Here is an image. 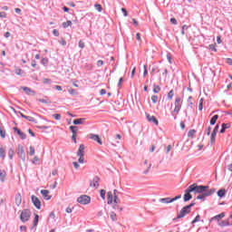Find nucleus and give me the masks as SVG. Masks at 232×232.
Segmentation results:
<instances>
[{"instance_id":"1","label":"nucleus","mask_w":232,"mask_h":232,"mask_svg":"<svg viewBox=\"0 0 232 232\" xmlns=\"http://www.w3.org/2000/svg\"><path fill=\"white\" fill-rule=\"evenodd\" d=\"M217 192L216 188H209V186L198 185L197 183H193L188 186V188L185 190V194L183 196L184 202H189L193 197H195V200H200L201 202H206L208 197H211V195Z\"/></svg>"},{"instance_id":"2","label":"nucleus","mask_w":232,"mask_h":232,"mask_svg":"<svg viewBox=\"0 0 232 232\" xmlns=\"http://www.w3.org/2000/svg\"><path fill=\"white\" fill-rule=\"evenodd\" d=\"M119 197H121V192L117 189H114L113 192H107V204H113V202L114 204H120L121 198Z\"/></svg>"},{"instance_id":"3","label":"nucleus","mask_w":232,"mask_h":232,"mask_svg":"<svg viewBox=\"0 0 232 232\" xmlns=\"http://www.w3.org/2000/svg\"><path fill=\"white\" fill-rule=\"evenodd\" d=\"M175 108L174 111L171 112L172 117H174L175 120H177V115L179 111H180V108H182V99L178 96L175 100Z\"/></svg>"},{"instance_id":"4","label":"nucleus","mask_w":232,"mask_h":232,"mask_svg":"<svg viewBox=\"0 0 232 232\" xmlns=\"http://www.w3.org/2000/svg\"><path fill=\"white\" fill-rule=\"evenodd\" d=\"M193 206H195V204H189L184 207L178 214L177 218H184V217L190 213L191 208H193Z\"/></svg>"},{"instance_id":"5","label":"nucleus","mask_w":232,"mask_h":232,"mask_svg":"<svg viewBox=\"0 0 232 232\" xmlns=\"http://www.w3.org/2000/svg\"><path fill=\"white\" fill-rule=\"evenodd\" d=\"M30 217H32V212L30 211V209L25 208L24 210H22L21 214H20V220L21 222H28L30 220Z\"/></svg>"},{"instance_id":"6","label":"nucleus","mask_w":232,"mask_h":232,"mask_svg":"<svg viewBox=\"0 0 232 232\" xmlns=\"http://www.w3.org/2000/svg\"><path fill=\"white\" fill-rule=\"evenodd\" d=\"M179 198H182V195H178L175 198H160L159 202L160 204H171L172 202H175L176 200H179Z\"/></svg>"},{"instance_id":"7","label":"nucleus","mask_w":232,"mask_h":232,"mask_svg":"<svg viewBox=\"0 0 232 232\" xmlns=\"http://www.w3.org/2000/svg\"><path fill=\"white\" fill-rule=\"evenodd\" d=\"M78 204H90L92 198L88 195H82L77 198Z\"/></svg>"},{"instance_id":"8","label":"nucleus","mask_w":232,"mask_h":232,"mask_svg":"<svg viewBox=\"0 0 232 232\" xmlns=\"http://www.w3.org/2000/svg\"><path fill=\"white\" fill-rule=\"evenodd\" d=\"M99 182H101V178H99V176H95L92 179L90 180L91 188H95V189L99 188Z\"/></svg>"},{"instance_id":"9","label":"nucleus","mask_w":232,"mask_h":232,"mask_svg":"<svg viewBox=\"0 0 232 232\" xmlns=\"http://www.w3.org/2000/svg\"><path fill=\"white\" fill-rule=\"evenodd\" d=\"M18 155L22 160H26V154H24V149L23 148L22 145H18Z\"/></svg>"},{"instance_id":"10","label":"nucleus","mask_w":232,"mask_h":232,"mask_svg":"<svg viewBox=\"0 0 232 232\" xmlns=\"http://www.w3.org/2000/svg\"><path fill=\"white\" fill-rule=\"evenodd\" d=\"M41 195L44 197V200H50V198H52V196L50 195V190L48 189H42Z\"/></svg>"},{"instance_id":"11","label":"nucleus","mask_w":232,"mask_h":232,"mask_svg":"<svg viewBox=\"0 0 232 232\" xmlns=\"http://www.w3.org/2000/svg\"><path fill=\"white\" fill-rule=\"evenodd\" d=\"M89 139H92V140H95V142H98V144L102 145V140H101V137L97 134L91 133L89 135Z\"/></svg>"},{"instance_id":"12","label":"nucleus","mask_w":232,"mask_h":232,"mask_svg":"<svg viewBox=\"0 0 232 232\" xmlns=\"http://www.w3.org/2000/svg\"><path fill=\"white\" fill-rule=\"evenodd\" d=\"M224 217H226V213L222 212L219 215H217V216H214L213 218H211L209 222H213V220H217L218 222H220V220H222V218H224Z\"/></svg>"},{"instance_id":"13","label":"nucleus","mask_w":232,"mask_h":232,"mask_svg":"<svg viewBox=\"0 0 232 232\" xmlns=\"http://www.w3.org/2000/svg\"><path fill=\"white\" fill-rule=\"evenodd\" d=\"M146 118L149 122H154L156 126H159V121L157 120V118H155V116H151L149 113H146Z\"/></svg>"},{"instance_id":"14","label":"nucleus","mask_w":232,"mask_h":232,"mask_svg":"<svg viewBox=\"0 0 232 232\" xmlns=\"http://www.w3.org/2000/svg\"><path fill=\"white\" fill-rule=\"evenodd\" d=\"M14 130L17 132V135H19L22 140H24V139H26V135L23 131H21V130H19L17 127H14Z\"/></svg>"},{"instance_id":"15","label":"nucleus","mask_w":232,"mask_h":232,"mask_svg":"<svg viewBox=\"0 0 232 232\" xmlns=\"http://www.w3.org/2000/svg\"><path fill=\"white\" fill-rule=\"evenodd\" d=\"M39 224V215L35 214L34 216V225L31 227V229H34V231L37 229L35 227H37V225Z\"/></svg>"},{"instance_id":"16","label":"nucleus","mask_w":232,"mask_h":232,"mask_svg":"<svg viewBox=\"0 0 232 232\" xmlns=\"http://www.w3.org/2000/svg\"><path fill=\"white\" fill-rule=\"evenodd\" d=\"M78 157H84V146L82 144L80 145L78 151H77Z\"/></svg>"},{"instance_id":"17","label":"nucleus","mask_w":232,"mask_h":232,"mask_svg":"<svg viewBox=\"0 0 232 232\" xmlns=\"http://www.w3.org/2000/svg\"><path fill=\"white\" fill-rule=\"evenodd\" d=\"M111 208L118 211V213H121V211H122V207L119 206V204H111Z\"/></svg>"},{"instance_id":"18","label":"nucleus","mask_w":232,"mask_h":232,"mask_svg":"<svg viewBox=\"0 0 232 232\" xmlns=\"http://www.w3.org/2000/svg\"><path fill=\"white\" fill-rule=\"evenodd\" d=\"M5 179H6V171L0 169V182H5Z\"/></svg>"},{"instance_id":"19","label":"nucleus","mask_w":232,"mask_h":232,"mask_svg":"<svg viewBox=\"0 0 232 232\" xmlns=\"http://www.w3.org/2000/svg\"><path fill=\"white\" fill-rule=\"evenodd\" d=\"M84 121H86V119L80 118V119L73 120L72 123L75 125L84 124Z\"/></svg>"},{"instance_id":"20","label":"nucleus","mask_w":232,"mask_h":232,"mask_svg":"<svg viewBox=\"0 0 232 232\" xmlns=\"http://www.w3.org/2000/svg\"><path fill=\"white\" fill-rule=\"evenodd\" d=\"M218 197H219V198H224V197H226L225 188H221L218 191Z\"/></svg>"},{"instance_id":"21","label":"nucleus","mask_w":232,"mask_h":232,"mask_svg":"<svg viewBox=\"0 0 232 232\" xmlns=\"http://www.w3.org/2000/svg\"><path fill=\"white\" fill-rule=\"evenodd\" d=\"M218 226H220L221 227H226V226H231V223H229V219L223 220L220 223H218Z\"/></svg>"},{"instance_id":"22","label":"nucleus","mask_w":232,"mask_h":232,"mask_svg":"<svg viewBox=\"0 0 232 232\" xmlns=\"http://www.w3.org/2000/svg\"><path fill=\"white\" fill-rule=\"evenodd\" d=\"M217 121H218V115H214L210 120L211 126H215L217 124Z\"/></svg>"},{"instance_id":"23","label":"nucleus","mask_w":232,"mask_h":232,"mask_svg":"<svg viewBox=\"0 0 232 232\" xmlns=\"http://www.w3.org/2000/svg\"><path fill=\"white\" fill-rule=\"evenodd\" d=\"M22 90H24L27 95H30V93H34V95H35V92L32 91V89L28 87H22Z\"/></svg>"},{"instance_id":"24","label":"nucleus","mask_w":232,"mask_h":232,"mask_svg":"<svg viewBox=\"0 0 232 232\" xmlns=\"http://www.w3.org/2000/svg\"><path fill=\"white\" fill-rule=\"evenodd\" d=\"M31 200H32L33 204H41V200H39V198H37L35 196H32Z\"/></svg>"},{"instance_id":"25","label":"nucleus","mask_w":232,"mask_h":232,"mask_svg":"<svg viewBox=\"0 0 232 232\" xmlns=\"http://www.w3.org/2000/svg\"><path fill=\"white\" fill-rule=\"evenodd\" d=\"M21 202H23V198L21 197V194H16L15 204H21Z\"/></svg>"},{"instance_id":"26","label":"nucleus","mask_w":232,"mask_h":232,"mask_svg":"<svg viewBox=\"0 0 232 232\" xmlns=\"http://www.w3.org/2000/svg\"><path fill=\"white\" fill-rule=\"evenodd\" d=\"M6 157V154L5 152V149L3 147L0 148V159H3V160H5Z\"/></svg>"},{"instance_id":"27","label":"nucleus","mask_w":232,"mask_h":232,"mask_svg":"<svg viewBox=\"0 0 232 232\" xmlns=\"http://www.w3.org/2000/svg\"><path fill=\"white\" fill-rule=\"evenodd\" d=\"M70 130L72 135H77V130H79V128L77 126H70Z\"/></svg>"},{"instance_id":"28","label":"nucleus","mask_w":232,"mask_h":232,"mask_svg":"<svg viewBox=\"0 0 232 232\" xmlns=\"http://www.w3.org/2000/svg\"><path fill=\"white\" fill-rule=\"evenodd\" d=\"M112 222L117 221V214L114 211H111V215H110Z\"/></svg>"},{"instance_id":"29","label":"nucleus","mask_w":232,"mask_h":232,"mask_svg":"<svg viewBox=\"0 0 232 232\" xmlns=\"http://www.w3.org/2000/svg\"><path fill=\"white\" fill-rule=\"evenodd\" d=\"M100 197H102V200L106 199V190L101 189L100 190Z\"/></svg>"},{"instance_id":"30","label":"nucleus","mask_w":232,"mask_h":232,"mask_svg":"<svg viewBox=\"0 0 232 232\" xmlns=\"http://www.w3.org/2000/svg\"><path fill=\"white\" fill-rule=\"evenodd\" d=\"M14 155H15V152L14 151V149H10L9 150H8V157H9V159H14Z\"/></svg>"},{"instance_id":"31","label":"nucleus","mask_w":232,"mask_h":232,"mask_svg":"<svg viewBox=\"0 0 232 232\" xmlns=\"http://www.w3.org/2000/svg\"><path fill=\"white\" fill-rule=\"evenodd\" d=\"M62 24L63 28H68V26H72V21L68 20L67 22H63Z\"/></svg>"},{"instance_id":"32","label":"nucleus","mask_w":232,"mask_h":232,"mask_svg":"<svg viewBox=\"0 0 232 232\" xmlns=\"http://www.w3.org/2000/svg\"><path fill=\"white\" fill-rule=\"evenodd\" d=\"M38 101H39V102H43L44 104H52V101H50L49 99H47V100L39 99Z\"/></svg>"},{"instance_id":"33","label":"nucleus","mask_w":232,"mask_h":232,"mask_svg":"<svg viewBox=\"0 0 232 232\" xmlns=\"http://www.w3.org/2000/svg\"><path fill=\"white\" fill-rule=\"evenodd\" d=\"M216 137H217V133L216 132H212L211 136H210V142L212 144H214Z\"/></svg>"},{"instance_id":"34","label":"nucleus","mask_w":232,"mask_h":232,"mask_svg":"<svg viewBox=\"0 0 232 232\" xmlns=\"http://www.w3.org/2000/svg\"><path fill=\"white\" fill-rule=\"evenodd\" d=\"M151 101H152L153 104H157V102H159V96L152 95L151 96Z\"/></svg>"},{"instance_id":"35","label":"nucleus","mask_w":232,"mask_h":232,"mask_svg":"<svg viewBox=\"0 0 232 232\" xmlns=\"http://www.w3.org/2000/svg\"><path fill=\"white\" fill-rule=\"evenodd\" d=\"M195 133H197V130H190L188 132V137L193 138V137L195 136Z\"/></svg>"},{"instance_id":"36","label":"nucleus","mask_w":232,"mask_h":232,"mask_svg":"<svg viewBox=\"0 0 232 232\" xmlns=\"http://www.w3.org/2000/svg\"><path fill=\"white\" fill-rule=\"evenodd\" d=\"M174 95H175V92H173V90H170L168 93V99H169V101H171V99H173Z\"/></svg>"},{"instance_id":"37","label":"nucleus","mask_w":232,"mask_h":232,"mask_svg":"<svg viewBox=\"0 0 232 232\" xmlns=\"http://www.w3.org/2000/svg\"><path fill=\"white\" fill-rule=\"evenodd\" d=\"M203 104H204V99H200V101H199V105H198V110H199V111H202V110H203Z\"/></svg>"},{"instance_id":"38","label":"nucleus","mask_w":232,"mask_h":232,"mask_svg":"<svg viewBox=\"0 0 232 232\" xmlns=\"http://www.w3.org/2000/svg\"><path fill=\"white\" fill-rule=\"evenodd\" d=\"M94 7L97 10V12H102V5L96 4L94 5Z\"/></svg>"},{"instance_id":"39","label":"nucleus","mask_w":232,"mask_h":232,"mask_svg":"<svg viewBox=\"0 0 232 232\" xmlns=\"http://www.w3.org/2000/svg\"><path fill=\"white\" fill-rule=\"evenodd\" d=\"M34 154H35V149L33 146H31L29 148V155L34 156Z\"/></svg>"},{"instance_id":"40","label":"nucleus","mask_w":232,"mask_h":232,"mask_svg":"<svg viewBox=\"0 0 232 232\" xmlns=\"http://www.w3.org/2000/svg\"><path fill=\"white\" fill-rule=\"evenodd\" d=\"M159 92H160V87L159 85H154L153 92L159 93Z\"/></svg>"},{"instance_id":"41","label":"nucleus","mask_w":232,"mask_h":232,"mask_svg":"<svg viewBox=\"0 0 232 232\" xmlns=\"http://www.w3.org/2000/svg\"><path fill=\"white\" fill-rule=\"evenodd\" d=\"M0 136L2 139H5V137H6V131L3 130L1 128H0Z\"/></svg>"},{"instance_id":"42","label":"nucleus","mask_w":232,"mask_h":232,"mask_svg":"<svg viewBox=\"0 0 232 232\" xmlns=\"http://www.w3.org/2000/svg\"><path fill=\"white\" fill-rule=\"evenodd\" d=\"M221 128H225V130H228V128H231V124H229V123H222Z\"/></svg>"},{"instance_id":"43","label":"nucleus","mask_w":232,"mask_h":232,"mask_svg":"<svg viewBox=\"0 0 232 232\" xmlns=\"http://www.w3.org/2000/svg\"><path fill=\"white\" fill-rule=\"evenodd\" d=\"M25 119H26V121H29V122H34L35 121V118H34L32 116H26Z\"/></svg>"},{"instance_id":"44","label":"nucleus","mask_w":232,"mask_h":232,"mask_svg":"<svg viewBox=\"0 0 232 232\" xmlns=\"http://www.w3.org/2000/svg\"><path fill=\"white\" fill-rule=\"evenodd\" d=\"M144 72H143V77H146L148 75V65H144Z\"/></svg>"},{"instance_id":"45","label":"nucleus","mask_w":232,"mask_h":232,"mask_svg":"<svg viewBox=\"0 0 232 232\" xmlns=\"http://www.w3.org/2000/svg\"><path fill=\"white\" fill-rule=\"evenodd\" d=\"M80 158H79V160H78V162L80 163V164H84V156H79Z\"/></svg>"},{"instance_id":"46","label":"nucleus","mask_w":232,"mask_h":232,"mask_svg":"<svg viewBox=\"0 0 232 232\" xmlns=\"http://www.w3.org/2000/svg\"><path fill=\"white\" fill-rule=\"evenodd\" d=\"M198 220H200V216L198 215L193 220H192V224H196V222H198Z\"/></svg>"},{"instance_id":"47","label":"nucleus","mask_w":232,"mask_h":232,"mask_svg":"<svg viewBox=\"0 0 232 232\" xmlns=\"http://www.w3.org/2000/svg\"><path fill=\"white\" fill-rule=\"evenodd\" d=\"M185 30H188V25H186V24L182 26L181 35H184L186 34Z\"/></svg>"},{"instance_id":"48","label":"nucleus","mask_w":232,"mask_h":232,"mask_svg":"<svg viewBox=\"0 0 232 232\" xmlns=\"http://www.w3.org/2000/svg\"><path fill=\"white\" fill-rule=\"evenodd\" d=\"M151 169V164L149 165L148 169L143 171V175H148L150 173V169Z\"/></svg>"},{"instance_id":"49","label":"nucleus","mask_w":232,"mask_h":232,"mask_svg":"<svg viewBox=\"0 0 232 232\" xmlns=\"http://www.w3.org/2000/svg\"><path fill=\"white\" fill-rule=\"evenodd\" d=\"M66 213H72L73 211V207H68L65 209Z\"/></svg>"},{"instance_id":"50","label":"nucleus","mask_w":232,"mask_h":232,"mask_svg":"<svg viewBox=\"0 0 232 232\" xmlns=\"http://www.w3.org/2000/svg\"><path fill=\"white\" fill-rule=\"evenodd\" d=\"M53 117L55 119V121H61V114H53Z\"/></svg>"},{"instance_id":"51","label":"nucleus","mask_w":232,"mask_h":232,"mask_svg":"<svg viewBox=\"0 0 232 232\" xmlns=\"http://www.w3.org/2000/svg\"><path fill=\"white\" fill-rule=\"evenodd\" d=\"M121 12H122L124 17H128V11L126 10V8H121Z\"/></svg>"},{"instance_id":"52","label":"nucleus","mask_w":232,"mask_h":232,"mask_svg":"<svg viewBox=\"0 0 232 232\" xmlns=\"http://www.w3.org/2000/svg\"><path fill=\"white\" fill-rule=\"evenodd\" d=\"M15 73H16V75H21L23 73V70L17 68V69H15Z\"/></svg>"},{"instance_id":"53","label":"nucleus","mask_w":232,"mask_h":232,"mask_svg":"<svg viewBox=\"0 0 232 232\" xmlns=\"http://www.w3.org/2000/svg\"><path fill=\"white\" fill-rule=\"evenodd\" d=\"M104 64V62L102 61V60H99L98 62H97V66L99 67V68H101V66H102Z\"/></svg>"},{"instance_id":"54","label":"nucleus","mask_w":232,"mask_h":232,"mask_svg":"<svg viewBox=\"0 0 232 232\" xmlns=\"http://www.w3.org/2000/svg\"><path fill=\"white\" fill-rule=\"evenodd\" d=\"M52 82V80L45 78L44 79V84H50Z\"/></svg>"},{"instance_id":"55","label":"nucleus","mask_w":232,"mask_h":232,"mask_svg":"<svg viewBox=\"0 0 232 232\" xmlns=\"http://www.w3.org/2000/svg\"><path fill=\"white\" fill-rule=\"evenodd\" d=\"M72 164H73L75 169H79V168H81V166L79 165V163L77 161H73Z\"/></svg>"},{"instance_id":"56","label":"nucleus","mask_w":232,"mask_h":232,"mask_svg":"<svg viewBox=\"0 0 232 232\" xmlns=\"http://www.w3.org/2000/svg\"><path fill=\"white\" fill-rule=\"evenodd\" d=\"M0 17H1L2 19H6V13L1 12V13H0Z\"/></svg>"},{"instance_id":"57","label":"nucleus","mask_w":232,"mask_h":232,"mask_svg":"<svg viewBox=\"0 0 232 232\" xmlns=\"http://www.w3.org/2000/svg\"><path fill=\"white\" fill-rule=\"evenodd\" d=\"M209 50H212V52H217V48H215V44H210Z\"/></svg>"},{"instance_id":"58","label":"nucleus","mask_w":232,"mask_h":232,"mask_svg":"<svg viewBox=\"0 0 232 232\" xmlns=\"http://www.w3.org/2000/svg\"><path fill=\"white\" fill-rule=\"evenodd\" d=\"M206 133H207L208 136L211 135V127H208V129L206 130Z\"/></svg>"},{"instance_id":"59","label":"nucleus","mask_w":232,"mask_h":232,"mask_svg":"<svg viewBox=\"0 0 232 232\" xmlns=\"http://www.w3.org/2000/svg\"><path fill=\"white\" fill-rule=\"evenodd\" d=\"M42 64H44V65L48 64V59H46V58L42 59Z\"/></svg>"},{"instance_id":"60","label":"nucleus","mask_w":232,"mask_h":232,"mask_svg":"<svg viewBox=\"0 0 232 232\" xmlns=\"http://www.w3.org/2000/svg\"><path fill=\"white\" fill-rule=\"evenodd\" d=\"M53 35H55V37H59V31H57V29H54L53 31Z\"/></svg>"},{"instance_id":"61","label":"nucleus","mask_w":232,"mask_h":232,"mask_svg":"<svg viewBox=\"0 0 232 232\" xmlns=\"http://www.w3.org/2000/svg\"><path fill=\"white\" fill-rule=\"evenodd\" d=\"M218 128H219V126L216 125V127L214 128L212 133H218Z\"/></svg>"},{"instance_id":"62","label":"nucleus","mask_w":232,"mask_h":232,"mask_svg":"<svg viewBox=\"0 0 232 232\" xmlns=\"http://www.w3.org/2000/svg\"><path fill=\"white\" fill-rule=\"evenodd\" d=\"M79 48H84V42L82 41L79 42Z\"/></svg>"},{"instance_id":"63","label":"nucleus","mask_w":232,"mask_h":232,"mask_svg":"<svg viewBox=\"0 0 232 232\" xmlns=\"http://www.w3.org/2000/svg\"><path fill=\"white\" fill-rule=\"evenodd\" d=\"M100 95H106V91H105V89H102V90L100 91Z\"/></svg>"},{"instance_id":"64","label":"nucleus","mask_w":232,"mask_h":232,"mask_svg":"<svg viewBox=\"0 0 232 232\" xmlns=\"http://www.w3.org/2000/svg\"><path fill=\"white\" fill-rule=\"evenodd\" d=\"M170 23H171L172 24H177V19L171 18V19H170Z\"/></svg>"}]
</instances>
